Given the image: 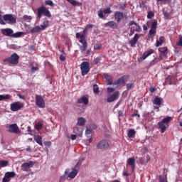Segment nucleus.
<instances>
[{
	"label": "nucleus",
	"instance_id": "obj_38",
	"mask_svg": "<svg viewBox=\"0 0 182 182\" xmlns=\"http://www.w3.org/2000/svg\"><path fill=\"white\" fill-rule=\"evenodd\" d=\"M93 92L95 95H99V86L97 84L93 85Z\"/></svg>",
	"mask_w": 182,
	"mask_h": 182
},
{
	"label": "nucleus",
	"instance_id": "obj_59",
	"mask_svg": "<svg viewBox=\"0 0 182 182\" xmlns=\"http://www.w3.org/2000/svg\"><path fill=\"white\" fill-rule=\"evenodd\" d=\"M122 175L124 176V177H129V176H130V173H127L126 171V170H124L123 173H122Z\"/></svg>",
	"mask_w": 182,
	"mask_h": 182
},
{
	"label": "nucleus",
	"instance_id": "obj_63",
	"mask_svg": "<svg viewBox=\"0 0 182 182\" xmlns=\"http://www.w3.org/2000/svg\"><path fill=\"white\" fill-rule=\"evenodd\" d=\"M134 32H136L135 29H131L129 32V36H133V35H134Z\"/></svg>",
	"mask_w": 182,
	"mask_h": 182
},
{
	"label": "nucleus",
	"instance_id": "obj_3",
	"mask_svg": "<svg viewBox=\"0 0 182 182\" xmlns=\"http://www.w3.org/2000/svg\"><path fill=\"white\" fill-rule=\"evenodd\" d=\"M80 69H81L82 76H86V75H87L90 70L89 62L84 61V62L81 63Z\"/></svg>",
	"mask_w": 182,
	"mask_h": 182
},
{
	"label": "nucleus",
	"instance_id": "obj_41",
	"mask_svg": "<svg viewBox=\"0 0 182 182\" xmlns=\"http://www.w3.org/2000/svg\"><path fill=\"white\" fill-rule=\"evenodd\" d=\"M43 124L41 122H38L37 124H36L35 125V129H36V130H41L42 127H43Z\"/></svg>",
	"mask_w": 182,
	"mask_h": 182
},
{
	"label": "nucleus",
	"instance_id": "obj_18",
	"mask_svg": "<svg viewBox=\"0 0 182 182\" xmlns=\"http://www.w3.org/2000/svg\"><path fill=\"white\" fill-rule=\"evenodd\" d=\"M73 133L80 137L83 134V129L79 127H75L73 129Z\"/></svg>",
	"mask_w": 182,
	"mask_h": 182
},
{
	"label": "nucleus",
	"instance_id": "obj_27",
	"mask_svg": "<svg viewBox=\"0 0 182 182\" xmlns=\"http://www.w3.org/2000/svg\"><path fill=\"white\" fill-rule=\"evenodd\" d=\"M34 140L38 144H39V146H43V143L42 142V136L39 135H35Z\"/></svg>",
	"mask_w": 182,
	"mask_h": 182
},
{
	"label": "nucleus",
	"instance_id": "obj_9",
	"mask_svg": "<svg viewBox=\"0 0 182 182\" xmlns=\"http://www.w3.org/2000/svg\"><path fill=\"white\" fill-rule=\"evenodd\" d=\"M119 96H120V94L119 93V91L114 92L112 95H109L107 97V103H112V102H114V100H117Z\"/></svg>",
	"mask_w": 182,
	"mask_h": 182
},
{
	"label": "nucleus",
	"instance_id": "obj_30",
	"mask_svg": "<svg viewBox=\"0 0 182 182\" xmlns=\"http://www.w3.org/2000/svg\"><path fill=\"white\" fill-rule=\"evenodd\" d=\"M104 77L108 82L107 85H113V80H112V77H110V75L105 74L104 75Z\"/></svg>",
	"mask_w": 182,
	"mask_h": 182
},
{
	"label": "nucleus",
	"instance_id": "obj_24",
	"mask_svg": "<svg viewBox=\"0 0 182 182\" xmlns=\"http://www.w3.org/2000/svg\"><path fill=\"white\" fill-rule=\"evenodd\" d=\"M159 127L161 129V132L164 133V132H166V129H167V124L161 121L159 122Z\"/></svg>",
	"mask_w": 182,
	"mask_h": 182
},
{
	"label": "nucleus",
	"instance_id": "obj_28",
	"mask_svg": "<svg viewBox=\"0 0 182 182\" xmlns=\"http://www.w3.org/2000/svg\"><path fill=\"white\" fill-rule=\"evenodd\" d=\"M76 176H77V170L73 168V171L69 173L68 178L73 179L75 177H76Z\"/></svg>",
	"mask_w": 182,
	"mask_h": 182
},
{
	"label": "nucleus",
	"instance_id": "obj_58",
	"mask_svg": "<svg viewBox=\"0 0 182 182\" xmlns=\"http://www.w3.org/2000/svg\"><path fill=\"white\" fill-rule=\"evenodd\" d=\"M139 163H140V164H144L146 163V161H144L143 158H139Z\"/></svg>",
	"mask_w": 182,
	"mask_h": 182
},
{
	"label": "nucleus",
	"instance_id": "obj_57",
	"mask_svg": "<svg viewBox=\"0 0 182 182\" xmlns=\"http://www.w3.org/2000/svg\"><path fill=\"white\" fill-rule=\"evenodd\" d=\"M159 182H167V178L159 176Z\"/></svg>",
	"mask_w": 182,
	"mask_h": 182
},
{
	"label": "nucleus",
	"instance_id": "obj_32",
	"mask_svg": "<svg viewBox=\"0 0 182 182\" xmlns=\"http://www.w3.org/2000/svg\"><path fill=\"white\" fill-rule=\"evenodd\" d=\"M22 21L23 22H31V21H32V16H28V15H24L22 18H21Z\"/></svg>",
	"mask_w": 182,
	"mask_h": 182
},
{
	"label": "nucleus",
	"instance_id": "obj_7",
	"mask_svg": "<svg viewBox=\"0 0 182 182\" xmlns=\"http://www.w3.org/2000/svg\"><path fill=\"white\" fill-rule=\"evenodd\" d=\"M3 21L6 23H16V18L12 16V14H5L3 16Z\"/></svg>",
	"mask_w": 182,
	"mask_h": 182
},
{
	"label": "nucleus",
	"instance_id": "obj_64",
	"mask_svg": "<svg viewBox=\"0 0 182 182\" xmlns=\"http://www.w3.org/2000/svg\"><path fill=\"white\" fill-rule=\"evenodd\" d=\"M76 137H77V135L72 134L71 135V140H76Z\"/></svg>",
	"mask_w": 182,
	"mask_h": 182
},
{
	"label": "nucleus",
	"instance_id": "obj_16",
	"mask_svg": "<svg viewBox=\"0 0 182 182\" xmlns=\"http://www.w3.org/2000/svg\"><path fill=\"white\" fill-rule=\"evenodd\" d=\"M123 18H124V16L123 15L122 12H120V11L115 12L114 18L118 22V23H119V22H122V19H123Z\"/></svg>",
	"mask_w": 182,
	"mask_h": 182
},
{
	"label": "nucleus",
	"instance_id": "obj_4",
	"mask_svg": "<svg viewBox=\"0 0 182 182\" xmlns=\"http://www.w3.org/2000/svg\"><path fill=\"white\" fill-rule=\"evenodd\" d=\"M36 105L40 109H45V100H43L42 95H36Z\"/></svg>",
	"mask_w": 182,
	"mask_h": 182
},
{
	"label": "nucleus",
	"instance_id": "obj_20",
	"mask_svg": "<svg viewBox=\"0 0 182 182\" xmlns=\"http://www.w3.org/2000/svg\"><path fill=\"white\" fill-rule=\"evenodd\" d=\"M104 26H109L112 29H117V23L114 21H109L104 24Z\"/></svg>",
	"mask_w": 182,
	"mask_h": 182
},
{
	"label": "nucleus",
	"instance_id": "obj_2",
	"mask_svg": "<svg viewBox=\"0 0 182 182\" xmlns=\"http://www.w3.org/2000/svg\"><path fill=\"white\" fill-rule=\"evenodd\" d=\"M3 62H9L10 65H18L19 63V55L14 53L9 58L4 59Z\"/></svg>",
	"mask_w": 182,
	"mask_h": 182
},
{
	"label": "nucleus",
	"instance_id": "obj_23",
	"mask_svg": "<svg viewBox=\"0 0 182 182\" xmlns=\"http://www.w3.org/2000/svg\"><path fill=\"white\" fill-rule=\"evenodd\" d=\"M48 26H49V20L46 18L42 24L40 25V27H41V29H43V31H45V29H46Z\"/></svg>",
	"mask_w": 182,
	"mask_h": 182
},
{
	"label": "nucleus",
	"instance_id": "obj_53",
	"mask_svg": "<svg viewBox=\"0 0 182 182\" xmlns=\"http://www.w3.org/2000/svg\"><path fill=\"white\" fill-rule=\"evenodd\" d=\"M36 70H39V68L35 67V66H33L31 68V73H35V72H36Z\"/></svg>",
	"mask_w": 182,
	"mask_h": 182
},
{
	"label": "nucleus",
	"instance_id": "obj_17",
	"mask_svg": "<svg viewBox=\"0 0 182 182\" xmlns=\"http://www.w3.org/2000/svg\"><path fill=\"white\" fill-rule=\"evenodd\" d=\"M77 103L79 105H89V98L86 96H82L81 98L77 100Z\"/></svg>",
	"mask_w": 182,
	"mask_h": 182
},
{
	"label": "nucleus",
	"instance_id": "obj_60",
	"mask_svg": "<svg viewBox=\"0 0 182 182\" xmlns=\"http://www.w3.org/2000/svg\"><path fill=\"white\" fill-rule=\"evenodd\" d=\"M177 46H182V37L179 38V41L176 43Z\"/></svg>",
	"mask_w": 182,
	"mask_h": 182
},
{
	"label": "nucleus",
	"instance_id": "obj_54",
	"mask_svg": "<svg viewBox=\"0 0 182 182\" xmlns=\"http://www.w3.org/2000/svg\"><path fill=\"white\" fill-rule=\"evenodd\" d=\"M103 12L105 15H107V14H112V10H110V8H108L104 10Z\"/></svg>",
	"mask_w": 182,
	"mask_h": 182
},
{
	"label": "nucleus",
	"instance_id": "obj_31",
	"mask_svg": "<svg viewBox=\"0 0 182 182\" xmlns=\"http://www.w3.org/2000/svg\"><path fill=\"white\" fill-rule=\"evenodd\" d=\"M68 2H70L73 6H82V3L77 1L75 0H67Z\"/></svg>",
	"mask_w": 182,
	"mask_h": 182
},
{
	"label": "nucleus",
	"instance_id": "obj_39",
	"mask_svg": "<svg viewBox=\"0 0 182 182\" xmlns=\"http://www.w3.org/2000/svg\"><path fill=\"white\" fill-rule=\"evenodd\" d=\"M171 121V117H167L166 118H164L161 122H162L165 124H167V123H169Z\"/></svg>",
	"mask_w": 182,
	"mask_h": 182
},
{
	"label": "nucleus",
	"instance_id": "obj_62",
	"mask_svg": "<svg viewBox=\"0 0 182 182\" xmlns=\"http://www.w3.org/2000/svg\"><path fill=\"white\" fill-rule=\"evenodd\" d=\"M45 146H48V147H50V146H52V142H50V141H47L44 142Z\"/></svg>",
	"mask_w": 182,
	"mask_h": 182
},
{
	"label": "nucleus",
	"instance_id": "obj_13",
	"mask_svg": "<svg viewBox=\"0 0 182 182\" xmlns=\"http://www.w3.org/2000/svg\"><path fill=\"white\" fill-rule=\"evenodd\" d=\"M127 163L128 166H130L132 171H134V168H136V160L134 159V158L128 159Z\"/></svg>",
	"mask_w": 182,
	"mask_h": 182
},
{
	"label": "nucleus",
	"instance_id": "obj_25",
	"mask_svg": "<svg viewBox=\"0 0 182 182\" xmlns=\"http://www.w3.org/2000/svg\"><path fill=\"white\" fill-rule=\"evenodd\" d=\"M41 31H43L41 26H36L30 30V32L31 33H37V32H41Z\"/></svg>",
	"mask_w": 182,
	"mask_h": 182
},
{
	"label": "nucleus",
	"instance_id": "obj_29",
	"mask_svg": "<svg viewBox=\"0 0 182 182\" xmlns=\"http://www.w3.org/2000/svg\"><path fill=\"white\" fill-rule=\"evenodd\" d=\"M86 123V119L83 117H78L77 124L78 126H84L85 124Z\"/></svg>",
	"mask_w": 182,
	"mask_h": 182
},
{
	"label": "nucleus",
	"instance_id": "obj_11",
	"mask_svg": "<svg viewBox=\"0 0 182 182\" xmlns=\"http://www.w3.org/2000/svg\"><path fill=\"white\" fill-rule=\"evenodd\" d=\"M1 33L5 36H10L12 38V36L14 34V30H12L11 28H2L1 29Z\"/></svg>",
	"mask_w": 182,
	"mask_h": 182
},
{
	"label": "nucleus",
	"instance_id": "obj_45",
	"mask_svg": "<svg viewBox=\"0 0 182 182\" xmlns=\"http://www.w3.org/2000/svg\"><path fill=\"white\" fill-rule=\"evenodd\" d=\"M94 49H95V50H99L102 49V45H100V44H95L94 46Z\"/></svg>",
	"mask_w": 182,
	"mask_h": 182
},
{
	"label": "nucleus",
	"instance_id": "obj_49",
	"mask_svg": "<svg viewBox=\"0 0 182 182\" xmlns=\"http://www.w3.org/2000/svg\"><path fill=\"white\" fill-rule=\"evenodd\" d=\"M134 85V83L131 82L127 85V90H130V89H132V87H133V86Z\"/></svg>",
	"mask_w": 182,
	"mask_h": 182
},
{
	"label": "nucleus",
	"instance_id": "obj_55",
	"mask_svg": "<svg viewBox=\"0 0 182 182\" xmlns=\"http://www.w3.org/2000/svg\"><path fill=\"white\" fill-rule=\"evenodd\" d=\"M114 88L108 87H107V93H113L114 92Z\"/></svg>",
	"mask_w": 182,
	"mask_h": 182
},
{
	"label": "nucleus",
	"instance_id": "obj_15",
	"mask_svg": "<svg viewBox=\"0 0 182 182\" xmlns=\"http://www.w3.org/2000/svg\"><path fill=\"white\" fill-rule=\"evenodd\" d=\"M157 29V21H154L151 24V29L149 30V35L153 36L156 35V30Z\"/></svg>",
	"mask_w": 182,
	"mask_h": 182
},
{
	"label": "nucleus",
	"instance_id": "obj_1",
	"mask_svg": "<svg viewBox=\"0 0 182 182\" xmlns=\"http://www.w3.org/2000/svg\"><path fill=\"white\" fill-rule=\"evenodd\" d=\"M38 12V18L41 19L42 18V15L44 16H47V18H50L52 16V14H50V11H49V9H48L45 6H41L38 8L37 9Z\"/></svg>",
	"mask_w": 182,
	"mask_h": 182
},
{
	"label": "nucleus",
	"instance_id": "obj_43",
	"mask_svg": "<svg viewBox=\"0 0 182 182\" xmlns=\"http://www.w3.org/2000/svg\"><path fill=\"white\" fill-rule=\"evenodd\" d=\"M0 25H6V22L2 19V11H0Z\"/></svg>",
	"mask_w": 182,
	"mask_h": 182
},
{
	"label": "nucleus",
	"instance_id": "obj_56",
	"mask_svg": "<svg viewBox=\"0 0 182 182\" xmlns=\"http://www.w3.org/2000/svg\"><path fill=\"white\" fill-rule=\"evenodd\" d=\"M104 12L102 10L98 11V16L100 18H105V16L103 15Z\"/></svg>",
	"mask_w": 182,
	"mask_h": 182
},
{
	"label": "nucleus",
	"instance_id": "obj_5",
	"mask_svg": "<svg viewBox=\"0 0 182 182\" xmlns=\"http://www.w3.org/2000/svg\"><path fill=\"white\" fill-rule=\"evenodd\" d=\"M23 107V103L21 102H15L11 104L10 110L11 112H18V110H21Z\"/></svg>",
	"mask_w": 182,
	"mask_h": 182
},
{
	"label": "nucleus",
	"instance_id": "obj_44",
	"mask_svg": "<svg viewBox=\"0 0 182 182\" xmlns=\"http://www.w3.org/2000/svg\"><path fill=\"white\" fill-rule=\"evenodd\" d=\"M23 33L18 32L16 33H13L12 38H19V36H22Z\"/></svg>",
	"mask_w": 182,
	"mask_h": 182
},
{
	"label": "nucleus",
	"instance_id": "obj_26",
	"mask_svg": "<svg viewBox=\"0 0 182 182\" xmlns=\"http://www.w3.org/2000/svg\"><path fill=\"white\" fill-rule=\"evenodd\" d=\"M164 43V37L161 36L159 39L156 40V43L155 44V46L156 48H159V46H161Z\"/></svg>",
	"mask_w": 182,
	"mask_h": 182
},
{
	"label": "nucleus",
	"instance_id": "obj_35",
	"mask_svg": "<svg viewBox=\"0 0 182 182\" xmlns=\"http://www.w3.org/2000/svg\"><path fill=\"white\" fill-rule=\"evenodd\" d=\"M134 134H136V131H134V129H129L127 136L129 139H132V137H133Z\"/></svg>",
	"mask_w": 182,
	"mask_h": 182
},
{
	"label": "nucleus",
	"instance_id": "obj_8",
	"mask_svg": "<svg viewBox=\"0 0 182 182\" xmlns=\"http://www.w3.org/2000/svg\"><path fill=\"white\" fill-rule=\"evenodd\" d=\"M35 166V162L30 161L28 162L23 163L21 165V170L23 171H31V168Z\"/></svg>",
	"mask_w": 182,
	"mask_h": 182
},
{
	"label": "nucleus",
	"instance_id": "obj_6",
	"mask_svg": "<svg viewBox=\"0 0 182 182\" xmlns=\"http://www.w3.org/2000/svg\"><path fill=\"white\" fill-rule=\"evenodd\" d=\"M6 129H8V132H9V133H14L16 134H19V133H21L19 127H18V124H10L6 127Z\"/></svg>",
	"mask_w": 182,
	"mask_h": 182
},
{
	"label": "nucleus",
	"instance_id": "obj_52",
	"mask_svg": "<svg viewBox=\"0 0 182 182\" xmlns=\"http://www.w3.org/2000/svg\"><path fill=\"white\" fill-rule=\"evenodd\" d=\"M100 62V58H97L93 60V65H97Z\"/></svg>",
	"mask_w": 182,
	"mask_h": 182
},
{
	"label": "nucleus",
	"instance_id": "obj_34",
	"mask_svg": "<svg viewBox=\"0 0 182 182\" xmlns=\"http://www.w3.org/2000/svg\"><path fill=\"white\" fill-rule=\"evenodd\" d=\"M68 174H69V169H67L65 171V173L60 178V182H64L65 178L66 177V176H68Z\"/></svg>",
	"mask_w": 182,
	"mask_h": 182
},
{
	"label": "nucleus",
	"instance_id": "obj_51",
	"mask_svg": "<svg viewBox=\"0 0 182 182\" xmlns=\"http://www.w3.org/2000/svg\"><path fill=\"white\" fill-rule=\"evenodd\" d=\"M60 60H62V62H65L66 60V56L63 54H60Z\"/></svg>",
	"mask_w": 182,
	"mask_h": 182
},
{
	"label": "nucleus",
	"instance_id": "obj_36",
	"mask_svg": "<svg viewBox=\"0 0 182 182\" xmlns=\"http://www.w3.org/2000/svg\"><path fill=\"white\" fill-rule=\"evenodd\" d=\"M159 50L161 55H164V56H166V55L167 53V47L159 48Z\"/></svg>",
	"mask_w": 182,
	"mask_h": 182
},
{
	"label": "nucleus",
	"instance_id": "obj_46",
	"mask_svg": "<svg viewBox=\"0 0 182 182\" xmlns=\"http://www.w3.org/2000/svg\"><path fill=\"white\" fill-rule=\"evenodd\" d=\"M45 4L49 5V6H53V1L52 0H46Z\"/></svg>",
	"mask_w": 182,
	"mask_h": 182
},
{
	"label": "nucleus",
	"instance_id": "obj_37",
	"mask_svg": "<svg viewBox=\"0 0 182 182\" xmlns=\"http://www.w3.org/2000/svg\"><path fill=\"white\" fill-rule=\"evenodd\" d=\"M85 43L86 41V34L82 33L80 36V43Z\"/></svg>",
	"mask_w": 182,
	"mask_h": 182
},
{
	"label": "nucleus",
	"instance_id": "obj_50",
	"mask_svg": "<svg viewBox=\"0 0 182 182\" xmlns=\"http://www.w3.org/2000/svg\"><path fill=\"white\" fill-rule=\"evenodd\" d=\"M9 99H11L10 95H3V100H9Z\"/></svg>",
	"mask_w": 182,
	"mask_h": 182
},
{
	"label": "nucleus",
	"instance_id": "obj_42",
	"mask_svg": "<svg viewBox=\"0 0 182 182\" xmlns=\"http://www.w3.org/2000/svg\"><path fill=\"white\" fill-rule=\"evenodd\" d=\"M8 166V161H0V167H6Z\"/></svg>",
	"mask_w": 182,
	"mask_h": 182
},
{
	"label": "nucleus",
	"instance_id": "obj_47",
	"mask_svg": "<svg viewBox=\"0 0 182 182\" xmlns=\"http://www.w3.org/2000/svg\"><path fill=\"white\" fill-rule=\"evenodd\" d=\"M132 25H136V26H138L139 29H141L140 26H139L135 21H130L129 23V26H132Z\"/></svg>",
	"mask_w": 182,
	"mask_h": 182
},
{
	"label": "nucleus",
	"instance_id": "obj_14",
	"mask_svg": "<svg viewBox=\"0 0 182 182\" xmlns=\"http://www.w3.org/2000/svg\"><path fill=\"white\" fill-rule=\"evenodd\" d=\"M97 149H107L109 147V142L106 140H102L97 145Z\"/></svg>",
	"mask_w": 182,
	"mask_h": 182
},
{
	"label": "nucleus",
	"instance_id": "obj_33",
	"mask_svg": "<svg viewBox=\"0 0 182 182\" xmlns=\"http://www.w3.org/2000/svg\"><path fill=\"white\" fill-rule=\"evenodd\" d=\"M82 44V46H81L80 47V49L81 50V53H83L86 50V49L87 48V42H83V43H81Z\"/></svg>",
	"mask_w": 182,
	"mask_h": 182
},
{
	"label": "nucleus",
	"instance_id": "obj_61",
	"mask_svg": "<svg viewBox=\"0 0 182 182\" xmlns=\"http://www.w3.org/2000/svg\"><path fill=\"white\" fill-rule=\"evenodd\" d=\"M27 132L28 133V134H30L31 136H32V129H31V126H28L27 127Z\"/></svg>",
	"mask_w": 182,
	"mask_h": 182
},
{
	"label": "nucleus",
	"instance_id": "obj_22",
	"mask_svg": "<svg viewBox=\"0 0 182 182\" xmlns=\"http://www.w3.org/2000/svg\"><path fill=\"white\" fill-rule=\"evenodd\" d=\"M163 99L156 97L154 100H153V104L155 105L156 106H159V107H161V101Z\"/></svg>",
	"mask_w": 182,
	"mask_h": 182
},
{
	"label": "nucleus",
	"instance_id": "obj_19",
	"mask_svg": "<svg viewBox=\"0 0 182 182\" xmlns=\"http://www.w3.org/2000/svg\"><path fill=\"white\" fill-rule=\"evenodd\" d=\"M154 50L152 49H150L147 51H145L141 57V59H142V60H144L145 59H147V58H149V56H150V55H152Z\"/></svg>",
	"mask_w": 182,
	"mask_h": 182
},
{
	"label": "nucleus",
	"instance_id": "obj_40",
	"mask_svg": "<svg viewBox=\"0 0 182 182\" xmlns=\"http://www.w3.org/2000/svg\"><path fill=\"white\" fill-rule=\"evenodd\" d=\"M85 136L86 137H92V129L87 128L85 130Z\"/></svg>",
	"mask_w": 182,
	"mask_h": 182
},
{
	"label": "nucleus",
	"instance_id": "obj_48",
	"mask_svg": "<svg viewBox=\"0 0 182 182\" xmlns=\"http://www.w3.org/2000/svg\"><path fill=\"white\" fill-rule=\"evenodd\" d=\"M153 16H154V14L152 13V11H149L147 14L148 19H151V18H153Z\"/></svg>",
	"mask_w": 182,
	"mask_h": 182
},
{
	"label": "nucleus",
	"instance_id": "obj_12",
	"mask_svg": "<svg viewBox=\"0 0 182 182\" xmlns=\"http://www.w3.org/2000/svg\"><path fill=\"white\" fill-rule=\"evenodd\" d=\"M139 39H140V36L139 34H135L134 38L129 41L131 48H134V46H136V43H137Z\"/></svg>",
	"mask_w": 182,
	"mask_h": 182
},
{
	"label": "nucleus",
	"instance_id": "obj_21",
	"mask_svg": "<svg viewBox=\"0 0 182 182\" xmlns=\"http://www.w3.org/2000/svg\"><path fill=\"white\" fill-rule=\"evenodd\" d=\"M113 85L114 86H122V85H124V77H120L117 81L114 82Z\"/></svg>",
	"mask_w": 182,
	"mask_h": 182
},
{
	"label": "nucleus",
	"instance_id": "obj_10",
	"mask_svg": "<svg viewBox=\"0 0 182 182\" xmlns=\"http://www.w3.org/2000/svg\"><path fill=\"white\" fill-rule=\"evenodd\" d=\"M15 176V172H7L5 173V176L3 178L2 182H10L11 178H14Z\"/></svg>",
	"mask_w": 182,
	"mask_h": 182
}]
</instances>
